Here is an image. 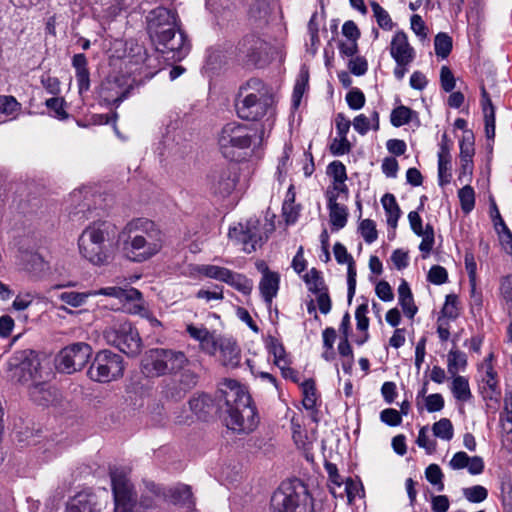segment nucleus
Instances as JSON below:
<instances>
[{
    "label": "nucleus",
    "instance_id": "1",
    "mask_svg": "<svg viewBox=\"0 0 512 512\" xmlns=\"http://www.w3.org/2000/svg\"><path fill=\"white\" fill-rule=\"evenodd\" d=\"M147 29L160 51L173 61H181L190 51L185 33L180 29L176 11L160 6L146 16Z\"/></svg>",
    "mask_w": 512,
    "mask_h": 512
},
{
    "label": "nucleus",
    "instance_id": "2",
    "mask_svg": "<svg viewBox=\"0 0 512 512\" xmlns=\"http://www.w3.org/2000/svg\"><path fill=\"white\" fill-rule=\"evenodd\" d=\"M220 392L224 401L221 409L226 414L224 417L226 426L237 432L253 431L257 426L258 417L245 387L236 380L225 379L221 384Z\"/></svg>",
    "mask_w": 512,
    "mask_h": 512
},
{
    "label": "nucleus",
    "instance_id": "3",
    "mask_svg": "<svg viewBox=\"0 0 512 512\" xmlns=\"http://www.w3.org/2000/svg\"><path fill=\"white\" fill-rule=\"evenodd\" d=\"M127 234L124 250L130 259L143 262L160 252L164 244V235L157 225L148 219H135L129 222L119 238Z\"/></svg>",
    "mask_w": 512,
    "mask_h": 512
},
{
    "label": "nucleus",
    "instance_id": "4",
    "mask_svg": "<svg viewBox=\"0 0 512 512\" xmlns=\"http://www.w3.org/2000/svg\"><path fill=\"white\" fill-rule=\"evenodd\" d=\"M273 104L272 88L258 78H251L242 84L235 98L237 115L246 121L262 119L272 109Z\"/></svg>",
    "mask_w": 512,
    "mask_h": 512
},
{
    "label": "nucleus",
    "instance_id": "5",
    "mask_svg": "<svg viewBox=\"0 0 512 512\" xmlns=\"http://www.w3.org/2000/svg\"><path fill=\"white\" fill-rule=\"evenodd\" d=\"M117 227L109 221H97L81 233L78 245L81 255L94 265H105L111 259V247Z\"/></svg>",
    "mask_w": 512,
    "mask_h": 512
},
{
    "label": "nucleus",
    "instance_id": "6",
    "mask_svg": "<svg viewBox=\"0 0 512 512\" xmlns=\"http://www.w3.org/2000/svg\"><path fill=\"white\" fill-rule=\"evenodd\" d=\"M274 512H314L312 497L300 480L283 482L271 497Z\"/></svg>",
    "mask_w": 512,
    "mask_h": 512
},
{
    "label": "nucleus",
    "instance_id": "7",
    "mask_svg": "<svg viewBox=\"0 0 512 512\" xmlns=\"http://www.w3.org/2000/svg\"><path fill=\"white\" fill-rule=\"evenodd\" d=\"M107 343L117 347L128 356H136L142 348V340L138 331L130 322L117 321L104 331Z\"/></svg>",
    "mask_w": 512,
    "mask_h": 512
},
{
    "label": "nucleus",
    "instance_id": "8",
    "mask_svg": "<svg viewBox=\"0 0 512 512\" xmlns=\"http://www.w3.org/2000/svg\"><path fill=\"white\" fill-rule=\"evenodd\" d=\"M124 363L121 355L110 350L99 351L88 369L91 380L108 383L122 377Z\"/></svg>",
    "mask_w": 512,
    "mask_h": 512
},
{
    "label": "nucleus",
    "instance_id": "9",
    "mask_svg": "<svg viewBox=\"0 0 512 512\" xmlns=\"http://www.w3.org/2000/svg\"><path fill=\"white\" fill-rule=\"evenodd\" d=\"M9 369L12 371V378L22 384H31L41 379L40 360L32 350H21L13 354L9 360Z\"/></svg>",
    "mask_w": 512,
    "mask_h": 512
},
{
    "label": "nucleus",
    "instance_id": "10",
    "mask_svg": "<svg viewBox=\"0 0 512 512\" xmlns=\"http://www.w3.org/2000/svg\"><path fill=\"white\" fill-rule=\"evenodd\" d=\"M127 473V470L121 467L110 469L116 512H132L136 505V495Z\"/></svg>",
    "mask_w": 512,
    "mask_h": 512
},
{
    "label": "nucleus",
    "instance_id": "11",
    "mask_svg": "<svg viewBox=\"0 0 512 512\" xmlns=\"http://www.w3.org/2000/svg\"><path fill=\"white\" fill-rule=\"evenodd\" d=\"M92 348L89 344L78 342L63 348L57 356L60 371L71 374L81 370L89 361Z\"/></svg>",
    "mask_w": 512,
    "mask_h": 512
},
{
    "label": "nucleus",
    "instance_id": "12",
    "mask_svg": "<svg viewBox=\"0 0 512 512\" xmlns=\"http://www.w3.org/2000/svg\"><path fill=\"white\" fill-rule=\"evenodd\" d=\"M228 236L231 240L241 243L243 251L246 253L254 252L265 240L260 228V221L255 218L231 227Z\"/></svg>",
    "mask_w": 512,
    "mask_h": 512
},
{
    "label": "nucleus",
    "instance_id": "13",
    "mask_svg": "<svg viewBox=\"0 0 512 512\" xmlns=\"http://www.w3.org/2000/svg\"><path fill=\"white\" fill-rule=\"evenodd\" d=\"M269 45L255 35H248L239 43L240 59L248 66L263 67L268 63Z\"/></svg>",
    "mask_w": 512,
    "mask_h": 512
},
{
    "label": "nucleus",
    "instance_id": "14",
    "mask_svg": "<svg viewBox=\"0 0 512 512\" xmlns=\"http://www.w3.org/2000/svg\"><path fill=\"white\" fill-rule=\"evenodd\" d=\"M238 177L232 166L216 167L207 176L209 190L222 197L230 195L236 187Z\"/></svg>",
    "mask_w": 512,
    "mask_h": 512
},
{
    "label": "nucleus",
    "instance_id": "15",
    "mask_svg": "<svg viewBox=\"0 0 512 512\" xmlns=\"http://www.w3.org/2000/svg\"><path fill=\"white\" fill-rule=\"evenodd\" d=\"M131 84L124 76H109L101 84L99 96L107 105H119L130 93Z\"/></svg>",
    "mask_w": 512,
    "mask_h": 512
},
{
    "label": "nucleus",
    "instance_id": "16",
    "mask_svg": "<svg viewBox=\"0 0 512 512\" xmlns=\"http://www.w3.org/2000/svg\"><path fill=\"white\" fill-rule=\"evenodd\" d=\"M218 141L221 148L236 147L245 149L250 147L252 135L247 126L231 122L222 128Z\"/></svg>",
    "mask_w": 512,
    "mask_h": 512
},
{
    "label": "nucleus",
    "instance_id": "17",
    "mask_svg": "<svg viewBox=\"0 0 512 512\" xmlns=\"http://www.w3.org/2000/svg\"><path fill=\"white\" fill-rule=\"evenodd\" d=\"M390 55L396 64H410L415 58V50L409 44L408 37L403 31L394 34L390 43Z\"/></svg>",
    "mask_w": 512,
    "mask_h": 512
},
{
    "label": "nucleus",
    "instance_id": "18",
    "mask_svg": "<svg viewBox=\"0 0 512 512\" xmlns=\"http://www.w3.org/2000/svg\"><path fill=\"white\" fill-rule=\"evenodd\" d=\"M100 503L95 493L83 491L69 500L66 512H99Z\"/></svg>",
    "mask_w": 512,
    "mask_h": 512
},
{
    "label": "nucleus",
    "instance_id": "19",
    "mask_svg": "<svg viewBox=\"0 0 512 512\" xmlns=\"http://www.w3.org/2000/svg\"><path fill=\"white\" fill-rule=\"evenodd\" d=\"M30 399L41 406L52 404L57 397V391L46 381L37 379L28 385Z\"/></svg>",
    "mask_w": 512,
    "mask_h": 512
},
{
    "label": "nucleus",
    "instance_id": "20",
    "mask_svg": "<svg viewBox=\"0 0 512 512\" xmlns=\"http://www.w3.org/2000/svg\"><path fill=\"white\" fill-rule=\"evenodd\" d=\"M186 331L191 338L199 342L202 351L210 355L215 354L219 339L215 337L214 333L203 326L193 324L187 325Z\"/></svg>",
    "mask_w": 512,
    "mask_h": 512
},
{
    "label": "nucleus",
    "instance_id": "21",
    "mask_svg": "<svg viewBox=\"0 0 512 512\" xmlns=\"http://www.w3.org/2000/svg\"><path fill=\"white\" fill-rule=\"evenodd\" d=\"M220 350V361L227 368H237L241 360V350L237 343L228 338L218 340L217 348Z\"/></svg>",
    "mask_w": 512,
    "mask_h": 512
},
{
    "label": "nucleus",
    "instance_id": "22",
    "mask_svg": "<svg viewBox=\"0 0 512 512\" xmlns=\"http://www.w3.org/2000/svg\"><path fill=\"white\" fill-rule=\"evenodd\" d=\"M162 348L149 350L142 359V372L147 377H159L166 375Z\"/></svg>",
    "mask_w": 512,
    "mask_h": 512
},
{
    "label": "nucleus",
    "instance_id": "23",
    "mask_svg": "<svg viewBox=\"0 0 512 512\" xmlns=\"http://www.w3.org/2000/svg\"><path fill=\"white\" fill-rule=\"evenodd\" d=\"M279 283L280 275L277 272L270 271L269 268L265 266L259 283V289L267 304H271L273 298L276 297Z\"/></svg>",
    "mask_w": 512,
    "mask_h": 512
},
{
    "label": "nucleus",
    "instance_id": "24",
    "mask_svg": "<svg viewBox=\"0 0 512 512\" xmlns=\"http://www.w3.org/2000/svg\"><path fill=\"white\" fill-rule=\"evenodd\" d=\"M481 106L485 122V134L488 140L495 138V108L484 87L481 88Z\"/></svg>",
    "mask_w": 512,
    "mask_h": 512
},
{
    "label": "nucleus",
    "instance_id": "25",
    "mask_svg": "<svg viewBox=\"0 0 512 512\" xmlns=\"http://www.w3.org/2000/svg\"><path fill=\"white\" fill-rule=\"evenodd\" d=\"M166 374H175L183 370L189 363L188 358L182 351L163 349L162 353Z\"/></svg>",
    "mask_w": 512,
    "mask_h": 512
},
{
    "label": "nucleus",
    "instance_id": "26",
    "mask_svg": "<svg viewBox=\"0 0 512 512\" xmlns=\"http://www.w3.org/2000/svg\"><path fill=\"white\" fill-rule=\"evenodd\" d=\"M92 296L104 295L109 297H114L119 300L125 301H137L141 299V292L136 288H127L123 289L120 287H106L101 288L99 290L91 291Z\"/></svg>",
    "mask_w": 512,
    "mask_h": 512
},
{
    "label": "nucleus",
    "instance_id": "27",
    "mask_svg": "<svg viewBox=\"0 0 512 512\" xmlns=\"http://www.w3.org/2000/svg\"><path fill=\"white\" fill-rule=\"evenodd\" d=\"M447 136L444 134L442 137V144L440 146V151L438 153V178L439 185L444 186L445 184L450 182L451 174H450V153L449 149L444 143Z\"/></svg>",
    "mask_w": 512,
    "mask_h": 512
},
{
    "label": "nucleus",
    "instance_id": "28",
    "mask_svg": "<svg viewBox=\"0 0 512 512\" xmlns=\"http://www.w3.org/2000/svg\"><path fill=\"white\" fill-rule=\"evenodd\" d=\"M330 223L335 230L342 229L347 223V209L336 201L334 195L328 198Z\"/></svg>",
    "mask_w": 512,
    "mask_h": 512
},
{
    "label": "nucleus",
    "instance_id": "29",
    "mask_svg": "<svg viewBox=\"0 0 512 512\" xmlns=\"http://www.w3.org/2000/svg\"><path fill=\"white\" fill-rule=\"evenodd\" d=\"M354 129L360 134L365 135L372 128L374 131L379 129V113L373 110L370 116L359 114L352 122Z\"/></svg>",
    "mask_w": 512,
    "mask_h": 512
},
{
    "label": "nucleus",
    "instance_id": "30",
    "mask_svg": "<svg viewBox=\"0 0 512 512\" xmlns=\"http://www.w3.org/2000/svg\"><path fill=\"white\" fill-rule=\"evenodd\" d=\"M398 297L399 304L401 305L404 314L409 318H413L418 309L414 304L411 289L406 281H402V283L399 285Z\"/></svg>",
    "mask_w": 512,
    "mask_h": 512
},
{
    "label": "nucleus",
    "instance_id": "31",
    "mask_svg": "<svg viewBox=\"0 0 512 512\" xmlns=\"http://www.w3.org/2000/svg\"><path fill=\"white\" fill-rule=\"evenodd\" d=\"M500 304L512 318V275L503 276L499 281Z\"/></svg>",
    "mask_w": 512,
    "mask_h": 512
},
{
    "label": "nucleus",
    "instance_id": "32",
    "mask_svg": "<svg viewBox=\"0 0 512 512\" xmlns=\"http://www.w3.org/2000/svg\"><path fill=\"white\" fill-rule=\"evenodd\" d=\"M492 357L493 355L490 354L481 365V368L485 369L482 382L484 383V389L487 391V393H489L490 398H492L493 394L499 393L496 372L494 371L491 364Z\"/></svg>",
    "mask_w": 512,
    "mask_h": 512
},
{
    "label": "nucleus",
    "instance_id": "33",
    "mask_svg": "<svg viewBox=\"0 0 512 512\" xmlns=\"http://www.w3.org/2000/svg\"><path fill=\"white\" fill-rule=\"evenodd\" d=\"M381 203L387 215V224L390 227L395 228L401 214V210L397 204L395 196L387 193L382 197Z\"/></svg>",
    "mask_w": 512,
    "mask_h": 512
},
{
    "label": "nucleus",
    "instance_id": "34",
    "mask_svg": "<svg viewBox=\"0 0 512 512\" xmlns=\"http://www.w3.org/2000/svg\"><path fill=\"white\" fill-rule=\"evenodd\" d=\"M451 392L455 399L461 402H467L472 398L468 379L464 376H453Z\"/></svg>",
    "mask_w": 512,
    "mask_h": 512
},
{
    "label": "nucleus",
    "instance_id": "35",
    "mask_svg": "<svg viewBox=\"0 0 512 512\" xmlns=\"http://www.w3.org/2000/svg\"><path fill=\"white\" fill-rule=\"evenodd\" d=\"M467 366V356L458 349H451L447 355V370L452 376L464 371Z\"/></svg>",
    "mask_w": 512,
    "mask_h": 512
},
{
    "label": "nucleus",
    "instance_id": "36",
    "mask_svg": "<svg viewBox=\"0 0 512 512\" xmlns=\"http://www.w3.org/2000/svg\"><path fill=\"white\" fill-rule=\"evenodd\" d=\"M190 410L199 418H205L213 408L212 399L206 395L193 397L189 401Z\"/></svg>",
    "mask_w": 512,
    "mask_h": 512
},
{
    "label": "nucleus",
    "instance_id": "37",
    "mask_svg": "<svg viewBox=\"0 0 512 512\" xmlns=\"http://www.w3.org/2000/svg\"><path fill=\"white\" fill-rule=\"evenodd\" d=\"M225 283L236 289L237 291L249 295L253 289L252 280L248 279L245 275L236 273L230 270Z\"/></svg>",
    "mask_w": 512,
    "mask_h": 512
},
{
    "label": "nucleus",
    "instance_id": "38",
    "mask_svg": "<svg viewBox=\"0 0 512 512\" xmlns=\"http://www.w3.org/2000/svg\"><path fill=\"white\" fill-rule=\"evenodd\" d=\"M196 384V375L191 371H184L180 376V389L168 388L167 396L171 398H181L184 393L194 387Z\"/></svg>",
    "mask_w": 512,
    "mask_h": 512
},
{
    "label": "nucleus",
    "instance_id": "39",
    "mask_svg": "<svg viewBox=\"0 0 512 512\" xmlns=\"http://www.w3.org/2000/svg\"><path fill=\"white\" fill-rule=\"evenodd\" d=\"M303 280L306 283L308 290L314 294L327 290L321 272L316 268L310 269L304 276Z\"/></svg>",
    "mask_w": 512,
    "mask_h": 512
},
{
    "label": "nucleus",
    "instance_id": "40",
    "mask_svg": "<svg viewBox=\"0 0 512 512\" xmlns=\"http://www.w3.org/2000/svg\"><path fill=\"white\" fill-rule=\"evenodd\" d=\"M414 116H416L415 111L407 106L400 105L392 110L390 121L394 127H401L408 124Z\"/></svg>",
    "mask_w": 512,
    "mask_h": 512
},
{
    "label": "nucleus",
    "instance_id": "41",
    "mask_svg": "<svg viewBox=\"0 0 512 512\" xmlns=\"http://www.w3.org/2000/svg\"><path fill=\"white\" fill-rule=\"evenodd\" d=\"M303 394V406L307 410H312L316 406L317 394L315 382L312 379H307L301 384Z\"/></svg>",
    "mask_w": 512,
    "mask_h": 512
},
{
    "label": "nucleus",
    "instance_id": "42",
    "mask_svg": "<svg viewBox=\"0 0 512 512\" xmlns=\"http://www.w3.org/2000/svg\"><path fill=\"white\" fill-rule=\"evenodd\" d=\"M91 291L88 292H75V291H69V292H62L58 295V298L72 306V307H80L84 305L87 302V299L91 297Z\"/></svg>",
    "mask_w": 512,
    "mask_h": 512
},
{
    "label": "nucleus",
    "instance_id": "43",
    "mask_svg": "<svg viewBox=\"0 0 512 512\" xmlns=\"http://www.w3.org/2000/svg\"><path fill=\"white\" fill-rule=\"evenodd\" d=\"M370 5L379 27L384 30H391L393 28V21L389 13L376 1H372Z\"/></svg>",
    "mask_w": 512,
    "mask_h": 512
},
{
    "label": "nucleus",
    "instance_id": "44",
    "mask_svg": "<svg viewBox=\"0 0 512 512\" xmlns=\"http://www.w3.org/2000/svg\"><path fill=\"white\" fill-rule=\"evenodd\" d=\"M435 53L442 59L446 58L452 49V39L446 33H438L434 40Z\"/></svg>",
    "mask_w": 512,
    "mask_h": 512
},
{
    "label": "nucleus",
    "instance_id": "45",
    "mask_svg": "<svg viewBox=\"0 0 512 512\" xmlns=\"http://www.w3.org/2000/svg\"><path fill=\"white\" fill-rule=\"evenodd\" d=\"M434 436L449 441L453 437V426L449 419L442 418L432 426Z\"/></svg>",
    "mask_w": 512,
    "mask_h": 512
},
{
    "label": "nucleus",
    "instance_id": "46",
    "mask_svg": "<svg viewBox=\"0 0 512 512\" xmlns=\"http://www.w3.org/2000/svg\"><path fill=\"white\" fill-rule=\"evenodd\" d=\"M458 197L461 202V208L465 213H469L475 205V194L471 186H463L459 192Z\"/></svg>",
    "mask_w": 512,
    "mask_h": 512
},
{
    "label": "nucleus",
    "instance_id": "47",
    "mask_svg": "<svg viewBox=\"0 0 512 512\" xmlns=\"http://www.w3.org/2000/svg\"><path fill=\"white\" fill-rule=\"evenodd\" d=\"M199 271L201 274L208 278H212L222 282H225V280H227L226 278L230 272L229 269L216 265H203Z\"/></svg>",
    "mask_w": 512,
    "mask_h": 512
},
{
    "label": "nucleus",
    "instance_id": "48",
    "mask_svg": "<svg viewBox=\"0 0 512 512\" xmlns=\"http://www.w3.org/2000/svg\"><path fill=\"white\" fill-rule=\"evenodd\" d=\"M359 231L366 243L371 244L376 241L378 233L376 224L371 219H364L359 225Z\"/></svg>",
    "mask_w": 512,
    "mask_h": 512
},
{
    "label": "nucleus",
    "instance_id": "49",
    "mask_svg": "<svg viewBox=\"0 0 512 512\" xmlns=\"http://www.w3.org/2000/svg\"><path fill=\"white\" fill-rule=\"evenodd\" d=\"M327 173L333 177V182L339 183L345 187V180L347 179L346 168L340 161H333L327 168Z\"/></svg>",
    "mask_w": 512,
    "mask_h": 512
},
{
    "label": "nucleus",
    "instance_id": "50",
    "mask_svg": "<svg viewBox=\"0 0 512 512\" xmlns=\"http://www.w3.org/2000/svg\"><path fill=\"white\" fill-rule=\"evenodd\" d=\"M465 135L460 141V157L461 159L472 160L474 155V137L471 131L465 130Z\"/></svg>",
    "mask_w": 512,
    "mask_h": 512
},
{
    "label": "nucleus",
    "instance_id": "51",
    "mask_svg": "<svg viewBox=\"0 0 512 512\" xmlns=\"http://www.w3.org/2000/svg\"><path fill=\"white\" fill-rule=\"evenodd\" d=\"M308 71L307 70H301L299 74V78L296 81V84L294 86L293 90V104L295 107H297L300 104V100L305 92L307 83H308Z\"/></svg>",
    "mask_w": 512,
    "mask_h": 512
},
{
    "label": "nucleus",
    "instance_id": "52",
    "mask_svg": "<svg viewBox=\"0 0 512 512\" xmlns=\"http://www.w3.org/2000/svg\"><path fill=\"white\" fill-rule=\"evenodd\" d=\"M465 498L472 503H480L484 501L488 496V491L481 485H475L472 487L465 488L463 490Z\"/></svg>",
    "mask_w": 512,
    "mask_h": 512
},
{
    "label": "nucleus",
    "instance_id": "53",
    "mask_svg": "<svg viewBox=\"0 0 512 512\" xmlns=\"http://www.w3.org/2000/svg\"><path fill=\"white\" fill-rule=\"evenodd\" d=\"M426 479L432 484L437 486L438 491L444 489L442 482L443 473L437 464H430L425 470Z\"/></svg>",
    "mask_w": 512,
    "mask_h": 512
},
{
    "label": "nucleus",
    "instance_id": "54",
    "mask_svg": "<svg viewBox=\"0 0 512 512\" xmlns=\"http://www.w3.org/2000/svg\"><path fill=\"white\" fill-rule=\"evenodd\" d=\"M295 195H292V200H285L283 203L282 211L287 224L296 222L299 216V207L294 203Z\"/></svg>",
    "mask_w": 512,
    "mask_h": 512
},
{
    "label": "nucleus",
    "instance_id": "55",
    "mask_svg": "<svg viewBox=\"0 0 512 512\" xmlns=\"http://www.w3.org/2000/svg\"><path fill=\"white\" fill-rule=\"evenodd\" d=\"M346 101L351 109L359 110L365 104V95L360 89L354 88L347 93Z\"/></svg>",
    "mask_w": 512,
    "mask_h": 512
},
{
    "label": "nucleus",
    "instance_id": "56",
    "mask_svg": "<svg viewBox=\"0 0 512 512\" xmlns=\"http://www.w3.org/2000/svg\"><path fill=\"white\" fill-rule=\"evenodd\" d=\"M351 150V144L347 139V136H338V138H335L331 145H330V151L335 156H341L346 153H349Z\"/></svg>",
    "mask_w": 512,
    "mask_h": 512
},
{
    "label": "nucleus",
    "instance_id": "57",
    "mask_svg": "<svg viewBox=\"0 0 512 512\" xmlns=\"http://www.w3.org/2000/svg\"><path fill=\"white\" fill-rule=\"evenodd\" d=\"M465 261V268L469 276V283L470 286L473 288V292L475 291V282H476V271H477V264L475 261V257L472 252L467 251L464 256Z\"/></svg>",
    "mask_w": 512,
    "mask_h": 512
},
{
    "label": "nucleus",
    "instance_id": "58",
    "mask_svg": "<svg viewBox=\"0 0 512 512\" xmlns=\"http://www.w3.org/2000/svg\"><path fill=\"white\" fill-rule=\"evenodd\" d=\"M368 303L360 304L355 311V318L357 321V329L366 332L369 327V319L367 317Z\"/></svg>",
    "mask_w": 512,
    "mask_h": 512
},
{
    "label": "nucleus",
    "instance_id": "59",
    "mask_svg": "<svg viewBox=\"0 0 512 512\" xmlns=\"http://www.w3.org/2000/svg\"><path fill=\"white\" fill-rule=\"evenodd\" d=\"M448 279V273L446 269L439 265H434L428 272V280L435 284L441 285L444 284Z\"/></svg>",
    "mask_w": 512,
    "mask_h": 512
},
{
    "label": "nucleus",
    "instance_id": "60",
    "mask_svg": "<svg viewBox=\"0 0 512 512\" xmlns=\"http://www.w3.org/2000/svg\"><path fill=\"white\" fill-rule=\"evenodd\" d=\"M497 232L506 252L512 254V233L503 219H500L499 231Z\"/></svg>",
    "mask_w": 512,
    "mask_h": 512
},
{
    "label": "nucleus",
    "instance_id": "61",
    "mask_svg": "<svg viewBox=\"0 0 512 512\" xmlns=\"http://www.w3.org/2000/svg\"><path fill=\"white\" fill-rule=\"evenodd\" d=\"M440 81H441V87L446 92H451L455 88V78L447 66H442L440 70Z\"/></svg>",
    "mask_w": 512,
    "mask_h": 512
},
{
    "label": "nucleus",
    "instance_id": "62",
    "mask_svg": "<svg viewBox=\"0 0 512 512\" xmlns=\"http://www.w3.org/2000/svg\"><path fill=\"white\" fill-rule=\"evenodd\" d=\"M380 419L389 426H398L402 422L401 414L392 408H387L381 411Z\"/></svg>",
    "mask_w": 512,
    "mask_h": 512
},
{
    "label": "nucleus",
    "instance_id": "63",
    "mask_svg": "<svg viewBox=\"0 0 512 512\" xmlns=\"http://www.w3.org/2000/svg\"><path fill=\"white\" fill-rule=\"evenodd\" d=\"M172 496L175 502L183 505H190L192 503V492L189 486L182 485L177 487Z\"/></svg>",
    "mask_w": 512,
    "mask_h": 512
},
{
    "label": "nucleus",
    "instance_id": "64",
    "mask_svg": "<svg viewBox=\"0 0 512 512\" xmlns=\"http://www.w3.org/2000/svg\"><path fill=\"white\" fill-rule=\"evenodd\" d=\"M425 406L428 412H438L444 407V399L441 394L435 393L425 397Z\"/></svg>",
    "mask_w": 512,
    "mask_h": 512
}]
</instances>
